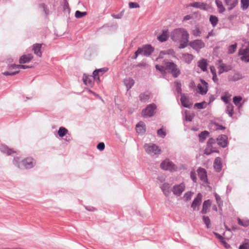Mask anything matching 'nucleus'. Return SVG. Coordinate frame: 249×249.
I'll use <instances>...</instances> for the list:
<instances>
[{
	"label": "nucleus",
	"instance_id": "obj_1",
	"mask_svg": "<svg viewBox=\"0 0 249 249\" xmlns=\"http://www.w3.org/2000/svg\"><path fill=\"white\" fill-rule=\"evenodd\" d=\"M189 36L187 31L182 28L175 29L171 34V38L174 41L180 43L179 49H183L187 47L189 41Z\"/></svg>",
	"mask_w": 249,
	"mask_h": 249
},
{
	"label": "nucleus",
	"instance_id": "obj_2",
	"mask_svg": "<svg viewBox=\"0 0 249 249\" xmlns=\"http://www.w3.org/2000/svg\"><path fill=\"white\" fill-rule=\"evenodd\" d=\"M166 73H170L174 78H177L181 74V71L178 66L168 59H165Z\"/></svg>",
	"mask_w": 249,
	"mask_h": 249
},
{
	"label": "nucleus",
	"instance_id": "obj_3",
	"mask_svg": "<svg viewBox=\"0 0 249 249\" xmlns=\"http://www.w3.org/2000/svg\"><path fill=\"white\" fill-rule=\"evenodd\" d=\"M19 158L18 157L14 158L13 160V163L15 166L18 167L20 169H30L35 165V161L31 158H27L22 160L21 163H18Z\"/></svg>",
	"mask_w": 249,
	"mask_h": 249
},
{
	"label": "nucleus",
	"instance_id": "obj_4",
	"mask_svg": "<svg viewBox=\"0 0 249 249\" xmlns=\"http://www.w3.org/2000/svg\"><path fill=\"white\" fill-rule=\"evenodd\" d=\"M144 148L146 153L151 156H158L161 153L160 147L154 143H146L144 145Z\"/></svg>",
	"mask_w": 249,
	"mask_h": 249
},
{
	"label": "nucleus",
	"instance_id": "obj_5",
	"mask_svg": "<svg viewBox=\"0 0 249 249\" xmlns=\"http://www.w3.org/2000/svg\"><path fill=\"white\" fill-rule=\"evenodd\" d=\"M157 106L155 104H151L147 106V107L142 110V114L143 117L147 118L151 117L155 113V110Z\"/></svg>",
	"mask_w": 249,
	"mask_h": 249
},
{
	"label": "nucleus",
	"instance_id": "obj_6",
	"mask_svg": "<svg viewBox=\"0 0 249 249\" xmlns=\"http://www.w3.org/2000/svg\"><path fill=\"white\" fill-rule=\"evenodd\" d=\"M160 168L164 170H169L170 171H175L177 169V166L174 164L169 159H166L160 164Z\"/></svg>",
	"mask_w": 249,
	"mask_h": 249
},
{
	"label": "nucleus",
	"instance_id": "obj_7",
	"mask_svg": "<svg viewBox=\"0 0 249 249\" xmlns=\"http://www.w3.org/2000/svg\"><path fill=\"white\" fill-rule=\"evenodd\" d=\"M185 188V184L183 182H182L179 184L175 185L171 189V191L174 195L179 196L184 191Z\"/></svg>",
	"mask_w": 249,
	"mask_h": 249
},
{
	"label": "nucleus",
	"instance_id": "obj_8",
	"mask_svg": "<svg viewBox=\"0 0 249 249\" xmlns=\"http://www.w3.org/2000/svg\"><path fill=\"white\" fill-rule=\"evenodd\" d=\"M138 49L141 50V55L146 56H150L154 51V48L150 44L143 45Z\"/></svg>",
	"mask_w": 249,
	"mask_h": 249
},
{
	"label": "nucleus",
	"instance_id": "obj_9",
	"mask_svg": "<svg viewBox=\"0 0 249 249\" xmlns=\"http://www.w3.org/2000/svg\"><path fill=\"white\" fill-rule=\"evenodd\" d=\"M189 46L193 49L199 52L200 49L205 47V43L199 39H196L190 42L189 43Z\"/></svg>",
	"mask_w": 249,
	"mask_h": 249
},
{
	"label": "nucleus",
	"instance_id": "obj_10",
	"mask_svg": "<svg viewBox=\"0 0 249 249\" xmlns=\"http://www.w3.org/2000/svg\"><path fill=\"white\" fill-rule=\"evenodd\" d=\"M197 172L200 179L205 183L207 182L208 178L206 170L202 167H199L197 170Z\"/></svg>",
	"mask_w": 249,
	"mask_h": 249
},
{
	"label": "nucleus",
	"instance_id": "obj_11",
	"mask_svg": "<svg viewBox=\"0 0 249 249\" xmlns=\"http://www.w3.org/2000/svg\"><path fill=\"white\" fill-rule=\"evenodd\" d=\"M217 144L222 147H226L228 144V137L225 135H221L216 139Z\"/></svg>",
	"mask_w": 249,
	"mask_h": 249
},
{
	"label": "nucleus",
	"instance_id": "obj_12",
	"mask_svg": "<svg viewBox=\"0 0 249 249\" xmlns=\"http://www.w3.org/2000/svg\"><path fill=\"white\" fill-rule=\"evenodd\" d=\"M188 7H193L203 10H207L208 9V5L206 3L202 2H195L190 3L188 5Z\"/></svg>",
	"mask_w": 249,
	"mask_h": 249
},
{
	"label": "nucleus",
	"instance_id": "obj_13",
	"mask_svg": "<svg viewBox=\"0 0 249 249\" xmlns=\"http://www.w3.org/2000/svg\"><path fill=\"white\" fill-rule=\"evenodd\" d=\"M202 198V195L200 193H198L191 204V207L193 208V210H195L196 207H198L200 205Z\"/></svg>",
	"mask_w": 249,
	"mask_h": 249
},
{
	"label": "nucleus",
	"instance_id": "obj_14",
	"mask_svg": "<svg viewBox=\"0 0 249 249\" xmlns=\"http://www.w3.org/2000/svg\"><path fill=\"white\" fill-rule=\"evenodd\" d=\"M136 130L138 133L143 135L146 131V126L144 122H139L136 125Z\"/></svg>",
	"mask_w": 249,
	"mask_h": 249
},
{
	"label": "nucleus",
	"instance_id": "obj_15",
	"mask_svg": "<svg viewBox=\"0 0 249 249\" xmlns=\"http://www.w3.org/2000/svg\"><path fill=\"white\" fill-rule=\"evenodd\" d=\"M83 81L84 83L87 86L92 87L93 85V78L91 75L84 74Z\"/></svg>",
	"mask_w": 249,
	"mask_h": 249
},
{
	"label": "nucleus",
	"instance_id": "obj_16",
	"mask_svg": "<svg viewBox=\"0 0 249 249\" xmlns=\"http://www.w3.org/2000/svg\"><path fill=\"white\" fill-rule=\"evenodd\" d=\"M180 102L183 107L186 108H190L192 104L189 102V98L184 94L181 95Z\"/></svg>",
	"mask_w": 249,
	"mask_h": 249
},
{
	"label": "nucleus",
	"instance_id": "obj_17",
	"mask_svg": "<svg viewBox=\"0 0 249 249\" xmlns=\"http://www.w3.org/2000/svg\"><path fill=\"white\" fill-rule=\"evenodd\" d=\"M0 150L1 152L6 154L7 155H11L13 153H16L14 150L9 148L7 145L1 144L0 145Z\"/></svg>",
	"mask_w": 249,
	"mask_h": 249
},
{
	"label": "nucleus",
	"instance_id": "obj_18",
	"mask_svg": "<svg viewBox=\"0 0 249 249\" xmlns=\"http://www.w3.org/2000/svg\"><path fill=\"white\" fill-rule=\"evenodd\" d=\"M218 73L219 74L224 72H227L231 70V67L230 65H227L226 64L222 63L218 67Z\"/></svg>",
	"mask_w": 249,
	"mask_h": 249
},
{
	"label": "nucleus",
	"instance_id": "obj_19",
	"mask_svg": "<svg viewBox=\"0 0 249 249\" xmlns=\"http://www.w3.org/2000/svg\"><path fill=\"white\" fill-rule=\"evenodd\" d=\"M33 58L32 54H28L22 55L19 60V62L20 64L27 63L30 62Z\"/></svg>",
	"mask_w": 249,
	"mask_h": 249
},
{
	"label": "nucleus",
	"instance_id": "obj_20",
	"mask_svg": "<svg viewBox=\"0 0 249 249\" xmlns=\"http://www.w3.org/2000/svg\"><path fill=\"white\" fill-rule=\"evenodd\" d=\"M213 167L217 172H219L222 169V163L221 158L217 157L213 162Z\"/></svg>",
	"mask_w": 249,
	"mask_h": 249
},
{
	"label": "nucleus",
	"instance_id": "obj_21",
	"mask_svg": "<svg viewBox=\"0 0 249 249\" xmlns=\"http://www.w3.org/2000/svg\"><path fill=\"white\" fill-rule=\"evenodd\" d=\"M170 184L168 183H164L160 187L163 194L166 196H168L170 194L171 190H170Z\"/></svg>",
	"mask_w": 249,
	"mask_h": 249
},
{
	"label": "nucleus",
	"instance_id": "obj_22",
	"mask_svg": "<svg viewBox=\"0 0 249 249\" xmlns=\"http://www.w3.org/2000/svg\"><path fill=\"white\" fill-rule=\"evenodd\" d=\"M168 30H163L161 34L158 36V39L161 42L166 41L168 39Z\"/></svg>",
	"mask_w": 249,
	"mask_h": 249
},
{
	"label": "nucleus",
	"instance_id": "obj_23",
	"mask_svg": "<svg viewBox=\"0 0 249 249\" xmlns=\"http://www.w3.org/2000/svg\"><path fill=\"white\" fill-rule=\"evenodd\" d=\"M225 3L228 6V10H231L237 4V0H225Z\"/></svg>",
	"mask_w": 249,
	"mask_h": 249
},
{
	"label": "nucleus",
	"instance_id": "obj_24",
	"mask_svg": "<svg viewBox=\"0 0 249 249\" xmlns=\"http://www.w3.org/2000/svg\"><path fill=\"white\" fill-rule=\"evenodd\" d=\"M182 59L185 63L189 64L193 60L194 56L188 53H184L182 54Z\"/></svg>",
	"mask_w": 249,
	"mask_h": 249
},
{
	"label": "nucleus",
	"instance_id": "obj_25",
	"mask_svg": "<svg viewBox=\"0 0 249 249\" xmlns=\"http://www.w3.org/2000/svg\"><path fill=\"white\" fill-rule=\"evenodd\" d=\"M124 83L126 88L127 90H128L134 86L135 81L131 78H127L124 80Z\"/></svg>",
	"mask_w": 249,
	"mask_h": 249
},
{
	"label": "nucleus",
	"instance_id": "obj_26",
	"mask_svg": "<svg viewBox=\"0 0 249 249\" xmlns=\"http://www.w3.org/2000/svg\"><path fill=\"white\" fill-rule=\"evenodd\" d=\"M218 150L213 145H209L207 144V146L204 150V154L207 155H209L213 153L218 152Z\"/></svg>",
	"mask_w": 249,
	"mask_h": 249
},
{
	"label": "nucleus",
	"instance_id": "obj_27",
	"mask_svg": "<svg viewBox=\"0 0 249 249\" xmlns=\"http://www.w3.org/2000/svg\"><path fill=\"white\" fill-rule=\"evenodd\" d=\"M42 44H35L33 46V50L37 56L41 57L42 53L41 52V48Z\"/></svg>",
	"mask_w": 249,
	"mask_h": 249
},
{
	"label": "nucleus",
	"instance_id": "obj_28",
	"mask_svg": "<svg viewBox=\"0 0 249 249\" xmlns=\"http://www.w3.org/2000/svg\"><path fill=\"white\" fill-rule=\"evenodd\" d=\"M150 93L148 91H145L141 93L139 95V99L142 102L145 103L150 99Z\"/></svg>",
	"mask_w": 249,
	"mask_h": 249
},
{
	"label": "nucleus",
	"instance_id": "obj_29",
	"mask_svg": "<svg viewBox=\"0 0 249 249\" xmlns=\"http://www.w3.org/2000/svg\"><path fill=\"white\" fill-rule=\"evenodd\" d=\"M211 206V201L209 199L207 200H205L203 203L202 209L201 210L200 213H201L204 214L207 213L208 209Z\"/></svg>",
	"mask_w": 249,
	"mask_h": 249
},
{
	"label": "nucleus",
	"instance_id": "obj_30",
	"mask_svg": "<svg viewBox=\"0 0 249 249\" xmlns=\"http://www.w3.org/2000/svg\"><path fill=\"white\" fill-rule=\"evenodd\" d=\"M198 67L203 71H207V63L205 59H202L198 62Z\"/></svg>",
	"mask_w": 249,
	"mask_h": 249
},
{
	"label": "nucleus",
	"instance_id": "obj_31",
	"mask_svg": "<svg viewBox=\"0 0 249 249\" xmlns=\"http://www.w3.org/2000/svg\"><path fill=\"white\" fill-rule=\"evenodd\" d=\"M233 108L234 107L231 103L227 105L226 106L225 112L226 113L228 114L229 116L231 117H232L233 115Z\"/></svg>",
	"mask_w": 249,
	"mask_h": 249
},
{
	"label": "nucleus",
	"instance_id": "obj_32",
	"mask_svg": "<svg viewBox=\"0 0 249 249\" xmlns=\"http://www.w3.org/2000/svg\"><path fill=\"white\" fill-rule=\"evenodd\" d=\"M155 68L156 70L159 71L161 73H166V70L165 68V59L162 62V65H156Z\"/></svg>",
	"mask_w": 249,
	"mask_h": 249
},
{
	"label": "nucleus",
	"instance_id": "obj_33",
	"mask_svg": "<svg viewBox=\"0 0 249 249\" xmlns=\"http://www.w3.org/2000/svg\"><path fill=\"white\" fill-rule=\"evenodd\" d=\"M215 4L217 6L218 11L219 13H223L225 11V8L223 6L221 1L215 0Z\"/></svg>",
	"mask_w": 249,
	"mask_h": 249
},
{
	"label": "nucleus",
	"instance_id": "obj_34",
	"mask_svg": "<svg viewBox=\"0 0 249 249\" xmlns=\"http://www.w3.org/2000/svg\"><path fill=\"white\" fill-rule=\"evenodd\" d=\"M209 133L208 131L205 130L201 132L199 135V142H203L209 136Z\"/></svg>",
	"mask_w": 249,
	"mask_h": 249
},
{
	"label": "nucleus",
	"instance_id": "obj_35",
	"mask_svg": "<svg viewBox=\"0 0 249 249\" xmlns=\"http://www.w3.org/2000/svg\"><path fill=\"white\" fill-rule=\"evenodd\" d=\"M209 20L212 26L215 27L218 22V18L215 16L212 15L210 16Z\"/></svg>",
	"mask_w": 249,
	"mask_h": 249
},
{
	"label": "nucleus",
	"instance_id": "obj_36",
	"mask_svg": "<svg viewBox=\"0 0 249 249\" xmlns=\"http://www.w3.org/2000/svg\"><path fill=\"white\" fill-rule=\"evenodd\" d=\"M249 53V44L248 46L245 49H241L238 52V54L242 56H248Z\"/></svg>",
	"mask_w": 249,
	"mask_h": 249
},
{
	"label": "nucleus",
	"instance_id": "obj_37",
	"mask_svg": "<svg viewBox=\"0 0 249 249\" xmlns=\"http://www.w3.org/2000/svg\"><path fill=\"white\" fill-rule=\"evenodd\" d=\"M237 44L236 43L230 45L228 48V53L232 54L235 52L237 49Z\"/></svg>",
	"mask_w": 249,
	"mask_h": 249
},
{
	"label": "nucleus",
	"instance_id": "obj_38",
	"mask_svg": "<svg viewBox=\"0 0 249 249\" xmlns=\"http://www.w3.org/2000/svg\"><path fill=\"white\" fill-rule=\"evenodd\" d=\"M68 131L66 128L61 126L59 128L58 135L60 137H63L68 133Z\"/></svg>",
	"mask_w": 249,
	"mask_h": 249
},
{
	"label": "nucleus",
	"instance_id": "obj_39",
	"mask_svg": "<svg viewBox=\"0 0 249 249\" xmlns=\"http://www.w3.org/2000/svg\"><path fill=\"white\" fill-rule=\"evenodd\" d=\"M207 104L205 102L201 103H196L194 105V107H197L199 109H204L206 107Z\"/></svg>",
	"mask_w": 249,
	"mask_h": 249
},
{
	"label": "nucleus",
	"instance_id": "obj_40",
	"mask_svg": "<svg viewBox=\"0 0 249 249\" xmlns=\"http://www.w3.org/2000/svg\"><path fill=\"white\" fill-rule=\"evenodd\" d=\"M238 224L244 227H247L249 225V220H242L239 218L237 219Z\"/></svg>",
	"mask_w": 249,
	"mask_h": 249
},
{
	"label": "nucleus",
	"instance_id": "obj_41",
	"mask_svg": "<svg viewBox=\"0 0 249 249\" xmlns=\"http://www.w3.org/2000/svg\"><path fill=\"white\" fill-rule=\"evenodd\" d=\"M202 220L207 228L209 229L211 225V220L210 218L207 216L203 215L202 216Z\"/></svg>",
	"mask_w": 249,
	"mask_h": 249
},
{
	"label": "nucleus",
	"instance_id": "obj_42",
	"mask_svg": "<svg viewBox=\"0 0 249 249\" xmlns=\"http://www.w3.org/2000/svg\"><path fill=\"white\" fill-rule=\"evenodd\" d=\"M175 87H176V91L178 94L180 95H182L181 91V84L180 82H175Z\"/></svg>",
	"mask_w": 249,
	"mask_h": 249
},
{
	"label": "nucleus",
	"instance_id": "obj_43",
	"mask_svg": "<svg viewBox=\"0 0 249 249\" xmlns=\"http://www.w3.org/2000/svg\"><path fill=\"white\" fill-rule=\"evenodd\" d=\"M197 88L199 89V93L201 95L206 94L208 91V89L203 88L200 84L197 85Z\"/></svg>",
	"mask_w": 249,
	"mask_h": 249
},
{
	"label": "nucleus",
	"instance_id": "obj_44",
	"mask_svg": "<svg viewBox=\"0 0 249 249\" xmlns=\"http://www.w3.org/2000/svg\"><path fill=\"white\" fill-rule=\"evenodd\" d=\"M239 249H249V240H245L244 242L240 245Z\"/></svg>",
	"mask_w": 249,
	"mask_h": 249
},
{
	"label": "nucleus",
	"instance_id": "obj_45",
	"mask_svg": "<svg viewBox=\"0 0 249 249\" xmlns=\"http://www.w3.org/2000/svg\"><path fill=\"white\" fill-rule=\"evenodd\" d=\"M241 7L243 10L247 9L249 6V0H241Z\"/></svg>",
	"mask_w": 249,
	"mask_h": 249
},
{
	"label": "nucleus",
	"instance_id": "obj_46",
	"mask_svg": "<svg viewBox=\"0 0 249 249\" xmlns=\"http://www.w3.org/2000/svg\"><path fill=\"white\" fill-rule=\"evenodd\" d=\"M86 15H87V12H81L78 10H77L75 13V17L78 18H81Z\"/></svg>",
	"mask_w": 249,
	"mask_h": 249
},
{
	"label": "nucleus",
	"instance_id": "obj_47",
	"mask_svg": "<svg viewBox=\"0 0 249 249\" xmlns=\"http://www.w3.org/2000/svg\"><path fill=\"white\" fill-rule=\"evenodd\" d=\"M157 135L160 137L164 138L165 137L166 133L162 128H160L157 131Z\"/></svg>",
	"mask_w": 249,
	"mask_h": 249
},
{
	"label": "nucleus",
	"instance_id": "obj_48",
	"mask_svg": "<svg viewBox=\"0 0 249 249\" xmlns=\"http://www.w3.org/2000/svg\"><path fill=\"white\" fill-rule=\"evenodd\" d=\"M193 35L197 37L200 36L201 32L198 27H196V28L192 31Z\"/></svg>",
	"mask_w": 249,
	"mask_h": 249
},
{
	"label": "nucleus",
	"instance_id": "obj_49",
	"mask_svg": "<svg viewBox=\"0 0 249 249\" xmlns=\"http://www.w3.org/2000/svg\"><path fill=\"white\" fill-rule=\"evenodd\" d=\"M19 72V70L15 71H6L2 72V74L5 76L14 75L18 73Z\"/></svg>",
	"mask_w": 249,
	"mask_h": 249
},
{
	"label": "nucleus",
	"instance_id": "obj_50",
	"mask_svg": "<svg viewBox=\"0 0 249 249\" xmlns=\"http://www.w3.org/2000/svg\"><path fill=\"white\" fill-rule=\"evenodd\" d=\"M39 7L41 9H42L43 10V11L44 13L46 14V16H47L49 14V10L47 8L45 4L44 3H41L39 5Z\"/></svg>",
	"mask_w": 249,
	"mask_h": 249
},
{
	"label": "nucleus",
	"instance_id": "obj_51",
	"mask_svg": "<svg viewBox=\"0 0 249 249\" xmlns=\"http://www.w3.org/2000/svg\"><path fill=\"white\" fill-rule=\"evenodd\" d=\"M242 99V97L240 96H234L233 98V102L234 103L235 105L237 106L240 103Z\"/></svg>",
	"mask_w": 249,
	"mask_h": 249
},
{
	"label": "nucleus",
	"instance_id": "obj_52",
	"mask_svg": "<svg viewBox=\"0 0 249 249\" xmlns=\"http://www.w3.org/2000/svg\"><path fill=\"white\" fill-rule=\"evenodd\" d=\"M193 193L191 192H187L185 193L183 197L186 201H188L191 199V196L193 195Z\"/></svg>",
	"mask_w": 249,
	"mask_h": 249
},
{
	"label": "nucleus",
	"instance_id": "obj_53",
	"mask_svg": "<svg viewBox=\"0 0 249 249\" xmlns=\"http://www.w3.org/2000/svg\"><path fill=\"white\" fill-rule=\"evenodd\" d=\"M229 98L230 96L227 95V94L225 95L222 96L221 97V99L227 105L231 104L229 102Z\"/></svg>",
	"mask_w": 249,
	"mask_h": 249
},
{
	"label": "nucleus",
	"instance_id": "obj_54",
	"mask_svg": "<svg viewBox=\"0 0 249 249\" xmlns=\"http://www.w3.org/2000/svg\"><path fill=\"white\" fill-rule=\"evenodd\" d=\"M165 54L172 56L174 57H176L175 52L173 49H170L165 51Z\"/></svg>",
	"mask_w": 249,
	"mask_h": 249
},
{
	"label": "nucleus",
	"instance_id": "obj_55",
	"mask_svg": "<svg viewBox=\"0 0 249 249\" xmlns=\"http://www.w3.org/2000/svg\"><path fill=\"white\" fill-rule=\"evenodd\" d=\"M215 197L218 206L221 207V206H222L223 201L221 200L220 196L217 194H215Z\"/></svg>",
	"mask_w": 249,
	"mask_h": 249
},
{
	"label": "nucleus",
	"instance_id": "obj_56",
	"mask_svg": "<svg viewBox=\"0 0 249 249\" xmlns=\"http://www.w3.org/2000/svg\"><path fill=\"white\" fill-rule=\"evenodd\" d=\"M129 7L130 8H139L140 7V5L137 2H130L129 3Z\"/></svg>",
	"mask_w": 249,
	"mask_h": 249
},
{
	"label": "nucleus",
	"instance_id": "obj_57",
	"mask_svg": "<svg viewBox=\"0 0 249 249\" xmlns=\"http://www.w3.org/2000/svg\"><path fill=\"white\" fill-rule=\"evenodd\" d=\"M124 11H122L121 12H120L118 14H112V17L116 19H120L122 18L123 15H124Z\"/></svg>",
	"mask_w": 249,
	"mask_h": 249
},
{
	"label": "nucleus",
	"instance_id": "obj_58",
	"mask_svg": "<svg viewBox=\"0 0 249 249\" xmlns=\"http://www.w3.org/2000/svg\"><path fill=\"white\" fill-rule=\"evenodd\" d=\"M190 178L194 182H196L197 178L196 177V174L194 171H192L191 172Z\"/></svg>",
	"mask_w": 249,
	"mask_h": 249
},
{
	"label": "nucleus",
	"instance_id": "obj_59",
	"mask_svg": "<svg viewBox=\"0 0 249 249\" xmlns=\"http://www.w3.org/2000/svg\"><path fill=\"white\" fill-rule=\"evenodd\" d=\"M105 144L103 142H99L97 146V149L100 151H103L105 149Z\"/></svg>",
	"mask_w": 249,
	"mask_h": 249
},
{
	"label": "nucleus",
	"instance_id": "obj_60",
	"mask_svg": "<svg viewBox=\"0 0 249 249\" xmlns=\"http://www.w3.org/2000/svg\"><path fill=\"white\" fill-rule=\"evenodd\" d=\"M216 143V140L214 139L213 138H210L208 142H207V144L209 145H215Z\"/></svg>",
	"mask_w": 249,
	"mask_h": 249
},
{
	"label": "nucleus",
	"instance_id": "obj_61",
	"mask_svg": "<svg viewBox=\"0 0 249 249\" xmlns=\"http://www.w3.org/2000/svg\"><path fill=\"white\" fill-rule=\"evenodd\" d=\"M139 54H141V50L138 48L137 50L135 52L134 55L132 57V59H136Z\"/></svg>",
	"mask_w": 249,
	"mask_h": 249
},
{
	"label": "nucleus",
	"instance_id": "obj_62",
	"mask_svg": "<svg viewBox=\"0 0 249 249\" xmlns=\"http://www.w3.org/2000/svg\"><path fill=\"white\" fill-rule=\"evenodd\" d=\"M213 233L216 236V237L220 241L222 240L224 238L222 235L216 232H213Z\"/></svg>",
	"mask_w": 249,
	"mask_h": 249
},
{
	"label": "nucleus",
	"instance_id": "obj_63",
	"mask_svg": "<svg viewBox=\"0 0 249 249\" xmlns=\"http://www.w3.org/2000/svg\"><path fill=\"white\" fill-rule=\"evenodd\" d=\"M100 71H99V72L101 73L100 74H103L104 73L107 72L108 71V68L106 67H104L101 69H99Z\"/></svg>",
	"mask_w": 249,
	"mask_h": 249
},
{
	"label": "nucleus",
	"instance_id": "obj_64",
	"mask_svg": "<svg viewBox=\"0 0 249 249\" xmlns=\"http://www.w3.org/2000/svg\"><path fill=\"white\" fill-rule=\"evenodd\" d=\"M165 54H166L165 51H162L160 52V53H159V57L157 58V60H158V59H162V58H163V56Z\"/></svg>",
	"mask_w": 249,
	"mask_h": 249
}]
</instances>
